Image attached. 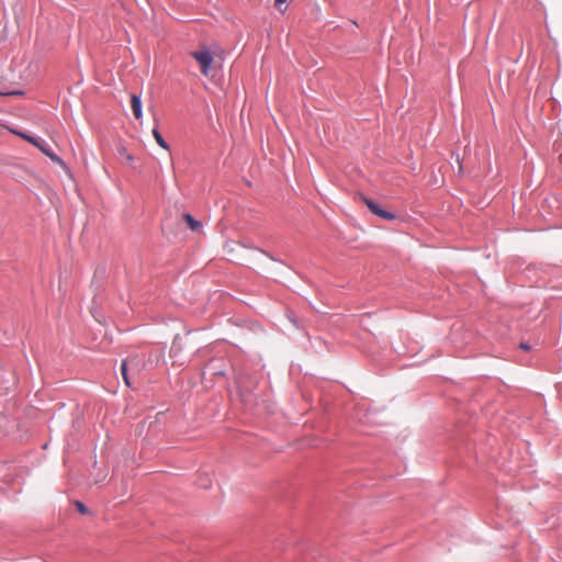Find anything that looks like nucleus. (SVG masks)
<instances>
[{
  "label": "nucleus",
  "instance_id": "f257e3e1",
  "mask_svg": "<svg viewBox=\"0 0 562 562\" xmlns=\"http://www.w3.org/2000/svg\"><path fill=\"white\" fill-rule=\"evenodd\" d=\"M19 86V78L13 70L9 69L5 74L0 76V95L22 94Z\"/></svg>",
  "mask_w": 562,
  "mask_h": 562
},
{
  "label": "nucleus",
  "instance_id": "f03ea898",
  "mask_svg": "<svg viewBox=\"0 0 562 562\" xmlns=\"http://www.w3.org/2000/svg\"><path fill=\"white\" fill-rule=\"evenodd\" d=\"M191 56L199 63L201 72L204 76H209L210 67L213 64V56L207 48H201L199 50L192 52Z\"/></svg>",
  "mask_w": 562,
  "mask_h": 562
},
{
  "label": "nucleus",
  "instance_id": "7ed1b4c3",
  "mask_svg": "<svg viewBox=\"0 0 562 562\" xmlns=\"http://www.w3.org/2000/svg\"><path fill=\"white\" fill-rule=\"evenodd\" d=\"M362 200L373 214L387 221H392L396 217L393 213L382 210L381 206L371 199L362 196Z\"/></svg>",
  "mask_w": 562,
  "mask_h": 562
},
{
  "label": "nucleus",
  "instance_id": "20e7f679",
  "mask_svg": "<svg viewBox=\"0 0 562 562\" xmlns=\"http://www.w3.org/2000/svg\"><path fill=\"white\" fill-rule=\"evenodd\" d=\"M131 106H132L133 114H134L135 119L138 121L142 120V117H143L142 101L138 95L132 94Z\"/></svg>",
  "mask_w": 562,
  "mask_h": 562
},
{
  "label": "nucleus",
  "instance_id": "39448f33",
  "mask_svg": "<svg viewBox=\"0 0 562 562\" xmlns=\"http://www.w3.org/2000/svg\"><path fill=\"white\" fill-rule=\"evenodd\" d=\"M182 218L192 232H198V233L202 232V228H203L202 223L200 221L195 220L192 215L187 213V214H183Z\"/></svg>",
  "mask_w": 562,
  "mask_h": 562
},
{
  "label": "nucleus",
  "instance_id": "423d86ee",
  "mask_svg": "<svg viewBox=\"0 0 562 562\" xmlns=\"http://www.w3.org/2000/svg\"><path fill=\"white\" fill-rule=\"evenodd\" d=\"M153 136L155 138V140L157 142V144L166 149V150H169V145L167 144V142L164 139V137L161 136V134L159 133V131L157 128H154L153 130Z\"/></svg>",
  "mask_w": 562,
  "mask_h": 562
},
{
  "label": "nucleus",
  "instance_id": "0eeeda50",
  "mask_svg": "<svg viewBox=\"0 0 562 562\" xmlns=\"http://www.w3.org/2000/svg\"><path fill=\"white\" fill-rule=\"evenodd\" d=\"M41 151L43 154H45L47 157H49L54 162L59 164V165L63 164V160L56 154H54L50 149H48L46 146L41 147Z\"/></svg>",
  "mask_w": 562,
  "mask_h": 562
},
{
  "label": "nucleus",
  "instance_id": "6e6552de",
  "mask_svg": "<svg viewBox=\"0 0 562 562\" xmlns=\"http://www.w3.org/2000/svg\"><path fill=\"white\" fill-rule=\"evenodd\" d=\"M16 135L31 143L32 145H38V139L22 132H14Z\"/></svg>",
  "mask_w": 562,
  "mask_h": 562
},
{
  "label": "nucleus",
  "instance_id": "1a4fd4ad",
  "mask_svg": "<svg viewBox=\"0 0 562 562\" xmlns=\"http://www.w3.org/2000/svg\"><path fill=\"white\" fill-rule=\"evenodd\" d=\"M126 367H127L126 361H123L122 367H121L122 375H123L125 384L130 385V381H128V378H127V368Z\"/></svg>",
  "mask_w": 562,
  "mask_h": 562
},
{
  "label": "nucleus",
  "instance_id": "9d476101",
  "mask_svg": "<svg viewBox=\"0 0 562 562\" xmlns=\"http://www.w3.org/2000/svg\"><path fill=\"white\" fill-rule=\"evenodd\" d=\"M180 350L181 347L175 341L170 349V356L176 357Z\"/></svg>",
  "mask_w": 562,
  "mask_h": 562
},
{
  "label": "nucleus",
  "instance_id": "9b49d317",
  "mask_svg": "<svg viewBox=\"0 0 562 562\" xmlns=\"http://www.w3.org/2000/svg\"><path fill=\"white\" fill-rule=\"evenodd\" d=\"M120 154L124 156L128 162L133 161V156L130 153H127L126 148L122 147L120 149Z\"/></svg>",
  "mask_w": 562,
  "mask_h": 562
},
{
  "label": "nucleus",
  "instance_id": "f8f14e48",
  "mask_svg": "<svg viewBox=\"0 0 562 562\" xmlns=\"http://www.w3.org/2000/svg\"><path fill=\"white\" fill-rule=\"evenodd\" d=\"M76 507H77L78 512L81 514L88 513L87 507L81 502H76Z\"/></svg>",
  "mask_w": 562,
  "mask_h": 562
},
{
  "label": "nucleus",
  "instance_id": "ddd939ff",
  "mask_svg": "<svg viewBox=\"0 0 562 562\" xmlns=\"http://www.w3.org/2000/svg\"><path fill=\"white\" fill-rule=\"evenodd\" d=\"M288 0H276V5L279 7L280 4H283Z\"/></svg>",
  "mask_w": 562,
  "mask_h": 562
},
{
  "label": "nucleus",
  "instance_id": "4468645a",
  "mask_svg": "<svg viewBox=\"0 0 562 562\" xmlns=\"http://www.w3.org/2000/svg\"><path fill=\"white\" fill-rule=\"evenodd\" d=\"M40 150H41V147H45L44 143L38 140V145H35Z\"/></svg>",
  "mask_w": 562,
  "mask_h": 562
},
{
  "label": "nucleus",
  "instance_id": "2eb2a0df",
  "mask_svg": "<svg viewBox=\"0 0 562 562\" xmlns=\"http://www.w3.org/2000/svg\"><path fill=\"white\" fill-rule=\"evenodd\" d=\"M520 348L524 349V350H528L529 349V346L526 345V344H520Z\"/></svg>",
  "mask_w": 562,
  "mask_h": 562
}]
</instances>
